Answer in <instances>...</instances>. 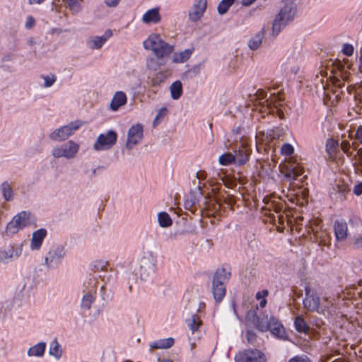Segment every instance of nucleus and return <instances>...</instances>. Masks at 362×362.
Listing matches in <instances>:
<instances>
[{"mask_svg":"<svg viewBox=\"0 0 362 362\" xmlns=\"http://www.w3.org/2000/svg\"><path fill=\"white\" fill-rule=\"evenodd\" d=\"M303 308L308 312L323 314L333 305L328 298L321 299L316 291L309 286L305 288V298L303 300Z\"/></svg>","mask_w":362,"mask_h":362,"instance_id":"1","label":"nucleus"},{"mask_svg":"<svg viewBox=\"0 0 362 362\" xmlns=\"http://www.w3.org/2000/svg\"><path fill=\"white\" fill-rule=\"evenodd\" d=\"M255 98L261 105L268 109L269 113L276 112L280 118H283L284 112L281 107L284 104V98L280 93H272L267 98V92L265 90L258 89L255 93Z\"/></svg>","mask_w":362,"mask_h":362,"instance_id":"2","label":"nucleus"},{"mask_svg":"<svg viewBox=\"0 0 362 362\" xmlns=\"http://www.w3.org/2000/svg\"><path fill=\"white\" fill-rule=\"evenodd\" d=\"M230 271L226 267L218 268L215 272L213 281L211 291L214 298L216 303H220L226 294V283L230 279Z\"/></svg>","mask_w":362,"mask_h":362,"instance_id":"3","label":"nucleus"},{"mask_svg":"<svg viewBox=\"0 0 362 362\" xmlns=\"http://www.w3.org/2000/svg\"><path fill=\"white\" fill-rule=\"evenodd\" d=\"M144 47L148 50H152L158 59H162L170 56L174 46L163 40L158 34H151L144 42Z\"/></svg>","mask_w":362,"mask_h":362,"instance_id":"4","label":"nucleus"},{"mask_svg":"<svg viewBox=\"0 0 362 362\" xmlns=\"http://www.w3.org/2000/svg\"><path fill=\"white\" fill-rule=\"evenodd\" d=\"M296 11V8L292 2L286 4L281 8L272 25V31L275 35H277L282 28L293 20Z\"/></svg>","mask_w":362,"mask_h":362,"instance_id":"5","label":"nucleus"},{"mask_svg":"<svg viewBox=\"0 0 362 362\" xmlns=\"http://www.w3.org/2000/svg\"><path fill=\"white\" fill-rule=\"evenodd\" d=\"M31 214L25 211L18 213L13 216L11 221L6 227V233L7 235H13L17 233L26 226L31 224Z\"/></svg>","mask_w":362,"mask_h":362,"instance_id":"6","label":"nucleus"},{"mask_svg":"<svg viewBox=\"0 0 362 362\" xmlns=\"http://www.w3.org/2000/svg\"><path fill=\"white\" fill-rule=\"evenodd\" d=\"M83 124V122L77 120L71 122L67 125L63 126L49 134V138L54 141H64L74 134Z\"/></svg>","mask_w":362,"mask_h":362,"instance_id":"7","label":"nucleus"},{"mask_svg":"<svg viewBox=\"0 0 362 362\" xmlns=\"http://www.w3.org/2000/svg\"><path fill=\"white\" fill-rule=\"evenodd\" d=\"M79 149V145L73 141H69L67 143L55 147L52 150V156L54 158H66L67 159L75 157Z\"/></svg>","mask_w":362,"mask_h":362,"instance_id":"8","label":"nucleus"},{"mask_svg":"<svg viewBox=\"0 0 362 362\" xmlns=\"http://www.w3.org/2000/svg\"><path fill=\"white\" fill-rule=\"evenodd\" d=\"M117 139V134L113 130H109L105 134H100L94 144V149L96 151L107 150L114 146Z\"/></svg>","mask_w":362,"mask_h":362,"instance_id":"9","label":"nucleus"},{"mask_svg":"<svg viewBox=\"0 0 362 362\" xmlns=\"http://www.w3.org/2000/svg\"><path fill=\"white\" fill-rule=\"evenodd\" d=\"M235 362H267L264 354L257 349H247L235 356Z\"/></svg>","mask_w":362,"mask_h":362,"instance_id":"10","label":"nucleus"},{"mask_svg":"<svg viewBox=\"0 0 362 362\" xmlns=\"http://www.w3.org/2000/svg\"><path fill=\"white\" fill-rule=\"evenodd\" d=\"M65 255L64 247L59 245L53 246L45 257V264L49 268L56 267L61 263Z\"/></svg>","mask_w":362,"mask_h":362,"instance_id":"11","label":"nucleus"},{"mask_svg":"<svg viewBox=\"0 0 362 362\" xmlns=\"http://www.w3.org/2000/svg\"><path fill=\"white\" fill-rule=\"evenodd\" d=\"M144 129L141 124L132 125L127 133V141L126 147L132 149L134 146L138 144L143 139Z\"/></svg>","mask_w":362,"mask_h":362,"instance_id":"12","label":"nucleus"},{"mask_svg":"<svg viewBox=\"0 0 362 362\" xmlns=\"http://www.w3.org/2000/svg\"><path fill=\"white\" fill-rule=\"evenodd\" d=\"M206 6L207 0H195L188 13L189 20L192 22L198 21L205 13Z\"/></svg>","mask_w":362,"mask_h":362,"instance_id":"13","label":"nucleus"},{"mask_svg":"<svg viewBox=\"0 0 362 362\" xmlns=\"http://www.w3.org/2000/svg\"><path fill=\"white\" fill-rule=\"evenodd\" d=\"M272 334L277 339L281 340H287L288 334L282 323L274 316L270 317V325L269 329Z\"/></svg>","mask_w":362,"mask_h":362,"instance_id":"14","label":"nucleus"},{"mask_svg":"<svg viewBox=\"0 0 362 362\" xmlns=\"http://www.w3.org/2000/svg\"><path fill=\"white\" fill-rule=\"evenodd\" d=\"M22 246L9 245L7 249L0 250V261L6 263L10 259L18 258L22 254Z\"/></svg>","mask_w":362,"mask_h":362,"instance_id":"15","label":"nucleus"},{"mask_svg":"<svg viewBox=\"0 0 362 362\" xmlns=\"http://www.w3.org/2000/svg\"><path fill=\"white\" fill-rule=\"evenodd\" d=\"M349 94L354 93L356 105L354 110L357 114H362V84H356L347 87Z\"/></svg>","mask_w":362,"mask_h":362,"instance_id":"16","label":"nucleus"},{"mask_svg":"<svg viewBox=\"0 0 362 362\" xmlns=\"http://www.w3.org/2000/svg\"><path fill=\"white\" fill-rule=\"evenodd\" d=\"M334 232L338 242L344 241L348 236V226L344 220H336L334 223Z\"/></svg>","mask_w":362,"mask_h":362,"instance_id":"17","label":"nucleus"},{"mask_svg":"<svg viewBox=\"0 0 362 362\" xmlns=\"http://www.w3.org/2000/svg\"><path fill=\"white\" fill-rule=\"evenodd\" d=\"M333 191L334 192H331L332 198L337 202H343L346 199V194L349 192V187L347 184L341 182L333 187Z\"/></svg>","mask_w":362,"mask_h":362,"instance_id":"18","label":"nucleus"},{"mask_svg":"<svg viewBox=\"0 0 362 362\" xmlns=\"http://www.w3.org/2000/svg\"><path fill=\"white\" fill-rule=\"evenodd\" d=\"M47 235V230L45 228H40L33 233L30 248L33 250H39Z\"/></svg>","mask_w":362,"mask_h":362,"instance_id":"19","label":"nucleus"},{"mask_svg":"<svg viewBox=\"0 0 362 362\" xmlns=\"http://www.w3.org/2000/svg\"><path fill=\"white\" fill-rule=\"evenodd\" d=\"M112 36V31L107 29L103 36H95L89 42V47L93 49H100L106 42V41Z\"/></svg>","mask_w":362,"mask_h":362,"instance_id":"20","label":"nucleus"},{"mask_svg":"<svg viewBox=\"0 0 362 362\" xmlns=\"http://www.w3.org/2000/svg\"><path fill=\"white\" fill-rule=\"evenodd\" d=\"M161 21L159 8L148 10L142 16V21L146 24H157Z\"/></svg>","mask_w":362,"mask_h":362,"instance_id":"21","label":"nucleus"},{"mask_svg":"<svg viewBox=\"0 0 362 362\" xmlns=\"http://www.w3.org/2000/svg\"><path fill=\"white\" fill-rule=\"evenodd\" d=\"M127 102V98L124 92L117 91L111 100L110 108L113 111H117L119 108L124 105Z\"/></svg>","mask_w":362,"mask_h":362,"instance_id":"22","label":"nucleus"},{"mask_svg":"<svg viewBox=\"0 0 362 362\" xmlns=\"http://www.w3.org/2000/svg\"><path fill=\"white\" fill-rule=\"evenodd\" d=\"M294 327L298 333L308 334L310 327L302 315H298L294 319Z\"/></svg>","mask_w":362,"mask_h":362,"instance_id":"23","label":"nucleus"},{"mask_svg":"<svg viewBox=\"0 0 362 362\" xmlns=\"http://www.w3.org/2000/svg\"><path fill=\"white\" fill-rule=\"evenodd\" d=\"M46 343L41 341L35 345L31 346L28 350V355L29 356L42 357L46 350Z\"/></svg>","mask_w":362,"mask_h":362,"instance_id":"24","label":"nucleus"},{"mask_svg":"<svg viewBox=\"0 0 362 362\" xmlns=\"http://www.w3.org/2000/svg\"><path fill=\"white\" fill-rule=\"evenodd\" d=\"M193 51V49H186L180 52H175L173 57V62L176 64L186 62L190 58Z\"/></svg>","mask_w":362,"mask_h":362,"instance_id":"25","label":"nucleus"},{"mask_svg":"<svg viewBox=\"0 0 362 362\" xmlns=\"http://www.w3.org/2000/svg\"><path fill=\"white\" fill-rule=\"evenodd\" d=\"M270 325V317L267 315H262L258 316L257 320L254 325L255 327L259 331L264 332L269 331Z\"/></svg>","mask_w":362,"mask_h":362,"instance_id":"26","label":"nucleus"},{"mask_svg":"<svg viewBox=\"0 0 362 362\" xmlns=\"http://www.w3.org/2000/svg\"><path fill=\"white\" fill-rule=\"evenodd\" d=\"M303 173V170L302 168L295 166V167H290L286 168L285 170L284 174V177L288 180H296L299 176H300Z\"/></svg>","mask_w":362,"mask_h":362,"instance_id":"27","label":"nucleus"},{"mask_svg":"<svg viewBox=\"0 0 362 362\" xmlns=\"http://www.w3.org/2000/svg\"><path fill=\"white\" fill-rule=\"evenodd\" d=\"M174 341L172 337L162 339L152 342L150 346L151 349H168L174 344Z\"/></svg>","mask_w":362,"mask_h":362,"instance_id":"28","label":"nucleus"},{"mask_svg":"<svg viewBox=\"0 0 362 362\" xmlns=\"http://www.w3.org/2000/svg\"><path fill=\"white\" fill-rule=\"evenodd\" d=\"M186 323L189 329L194 333L199 329L202 322L197 314H193L190 318L186 320Z\"/></svg>","mask_w":362,"mask_h":362,"instance_id":"29","label":"nucleus"},{"mask_svg":"<svg viewBox=\"0 0 362 362\" xmlns=\"http://www.w3.org/2000/svg\"><path fill=\"white\" fill-rule=\"evenodd\" d=\"M171 98L173 100H178L182 94V85L180 81L173 82L170 87Z\"/></svg>","mask_w":362,"mask_h":362,"instance_id":"30","label":"nucleus"},{"mask_svg":"<svg viewBox=\"0 0 362 362\" xmlns=\"http://www.w3.org/2000/svg\"><path fill=\"white\" fill-rule=\"evenodd\" d=\"M2 195L6 201H11L13 199V189L8 182H4L1 185Z\"/></svg>","mask_w":362,"mask_h":362,"instance_id":"31","label":"nucleus"},{"mask_svg":"<svg viewBox=\"0 0 362 362\" xmlns=\"http://www.w3.org/2000/svg\"><path fill=\"white\" fill-rule=\"evenodd\" d=\"M49 354L54 356L57 359H59L62 357V351L56 339L50 343Z\"/></svg>","mask_w":362,"mask_h":362,"instance_id":"32","label":"nucleus"},{"mask_svg":"<svg viewBox=\"0 0 362 362\" xmlns=\"http://www.w3.org/2000/svg\"><path fill=\"white\" fill-rule=\"evenodd\" d=\"M235 160H237L239 165L245 164L248 160V153L244 147L240 148L238 150L235 151Z\"/></svg>","mask_w":362,"mask_h":362,"instance_id":"33","label":"nucleus"},{"mask_svg":"<svg viewBox=\"0 0 362 362\" xmlns=\"http://www.w3.org/2000/svg\"><path fill=\"white\" fill-rule=\"evenodd\" d=\"M264 37V31L262 30L257 33L250 40L249 42V47L252 49L255 50L259 48L260 45L262 44V39Z\"/></svg>","mask_w":362,"mask_h":362,"instance_id":"34","label":"nucleus"},{"mask_svg":"<svg viewBox=\"0 0 362 362\" xmlns=\"http://www.w3.org/2000/svg\"><path fill=\"white\" fill-rule=\"evenodd\" d=\"M218 162L221 165H229L235 162V156L232 153H225L219 156Z\"/></svg>","mask_w":362,"mask_h":362,"instance_id":"35","label":"nucleus"},{"mask_svg":"<svg viewBox=\"0 0 362 362\" xmlns=\"http://www.w3.org/2000/svg\"><path fill=\"white\" fill-rule=\"evenodd\" d=\"M158 219L160 226L163 228H167L173 224V221L166 212H160L158 215Z\"/></svg>","mask_w":362,"mask_h":362,"instance_id":"36","label":"nucleus"},{"mask_svg":"<svg viewBox=\"0 0 362 362\" xmlns=\"http://www.w3.org/2000/svg\"><path fill=\"white\" fill-rule=\"evenodd\" d=\"M339 147V143L334 139H329L326 142V151L330 156L335 155Z\"/></svg>","mask_w":362,"mask_h":362,"instance_id":"37","label":"nucleus"},{"mask_svg":"<svg viewBox=\"0 0 362 362\" xmlns=\"http://www.w3.org/2000/svg\"><path fill=\"white\" fill-rule=\"evenodd\" d=\"M95 300V296L92 295L90 293H86L82 298L81 307L87 310L90 309L92 304Z\"/></svg>","mask_w":362,"mask_h":362,"instance_id":"38","label":"nucleus"},{"mask_svg":"<svg viewBox=\"0 0 362 362\" xmlns=\"http://www.w3.org/2000/svg\"><path fill=\"white\" fill-rule=\"evenodd\" d=\"M69 10L74 13H78L81 10V1L82 0H63Z\"/></svg>","mask_w":362,"mask_h":362,"instance_id":"39","label":"nucleus"},{"mask_svg":"<svg viewBox=\"0 0 362 362\" xmlns=\"http://www.w3.org/2000/svg\"><path fill=\"white\" fill-rule=\"evenodd\" d=\"M235 0H221L218 4L217 10L219 14L226 13L229 8L234 4Z\"/></svg>","mask_w":362,"mask_h":362,"instance_id":"40","label":"nucleus"},{"mask_svg":"<svg viewBox=\"0 0 362 362\" xmlns=\"http://www.w3.org/2000/svg\"><path fill=\"white\" fill-rule=\"evenodd\" d=\"M269 296V291L267 289H263L258 291L255 295L257 300H260L259 306L263 308L267 305V297Z\"/></svg>","mask_w":362,"mask_h":362,"instance_id":"41","label":"nucleus"},{"mask_svg":"<svg viewBox=\"0 0 362 362\" xmlns=\"http://www.w3.org/2000/svg\"><path fill=\"white\" fill-rule=\"evenodd\" d=\"M316 241L319 243L320 245H329L330 244V238L326 232H322L320 235L317 233H315Z\"/></svg>","mask_w":362,"mask_h":362,"instance_id":"42","label":"nucleus"},{"mask_svg":"<svg viewBox=\"0 0 362 362\" xmlns=\"http://www.w3.org/2000/svg\"><path fill=\"white\" fill-rule=\"evenodd\" d=\"M258 315L255 310H250L245 315V320L247 323L255 324L257 320Z\"/></svg>","mask_w":362,"mask_h":362,"instance_id":"43","label":"nucleus"},{"mask_svg":"<svg viewBox=\"0 0 362 362\" xmlns=\"http://www.w3.org/2000/svg\"><path fill=\"white\" fill-rule=\"evenodd\" d=\"M165 78L162 72L157 73L155 76L151 80V86L152 87L158 86L161 83H163Z\"/></svg>","mask_w":362,"mask_h":362,"instance_id":"44","label":"nucleus"},{"mask_svg":"<svg viewBox=\"0 0 362 362\" xmlns=\"http://www.w3.org/2000/svg\"><path fill=\"white\" fill-rule=\"evenodd\" d=\"M42 77L45 80L44 86L45 88L51 87L57 81V77L54 74L50 76H42Z\"/></svg>","mask_w":362,"mask_h":362,"instance_id":"45","label":"nucleus"},{"mask_svg":"<svg viewBox=\"0 0 362 362\" xmlns=\"http://www.w3.org/2000/svg\"><path fill=\"white\" fill-rule=\"evenodd\" d=\"M354 48L352 45L349 43H345L343 45L341 52L347 56L350 57L354 54Z\"/></svg>","mask_w":362,"mask_h":362,"instance_id":"46","label":"nucleus"},{"mask_svg":"<svg viewBox=\"0 0 362 362\" xmlns=\"http://www.w3.org/2000/svg\"><path fill=\"white\" fill-rule=\"evenodd\" d=\"M294 151V148L292 145L289 144H285L282 146L281 148V153L284 156H291Z\"/></svg>","mask_w":362,"mask_h":362,"instance_id":"47","label":"nucleus"},{"mask_svg":"<svg viewBox=\"0 0 362 362\" xmlns=\"http://www.w3.org/2000/svg\"><path fill=\"white\" fill-rule=\"evenodd\" d=\"M246 338L249 343H253L257 339V334L252 330L246 332Z\"/></svg>","mask_w":362,"mask_h":362,"instance_id":"48","label":"nucleus"},{"mask_svg":"<svg viewBox=\"0 0 362 362\" xmlns=\"http://www.w3.org/2000/svg\"><path fill=\"white\" fill-rule=\"evenodd\" d=\"M288 362H311L307 356H294L291 358Z\"/></svg>","mask_w":362,"mask_h":362,"instance_id":"49","label":"nucleus"},{"mask_svg":"<svg viewBox=\"0 0 362 362\" xmlns=\"http://www.w3.org/2000/svg\"><path fill=\"white\" fill-rule=\"evenodd\" d=\"M206 173L204 170H199L196 173V177L199 180L198 185L199 189L201 190L200 182L204 180L206 178Z\"/></svg>","mask_w":362,"mask_h":362,"instance_id":"50","label":"nucleus"},{"mask_svg":"<svg viewBox=\"0 0 362 362\" xmlns=\"http://www.w3.org/2000/svg\"><path fill=\"white\" fill-rule=\"evenodd\" d=\"M35 24V18L30 16H28L27 18H26V22H25V28L27 29H30L32 28Z\"/></svg>","mask_w":362,"mask_h":362,"instance_id":"51","label":"nucleus"},{"mask_svg":"<svg viewBox=\"0 0 362 362\" xmlns=\"http://www.w3.org/2000/svg\"><path fill=\"white\" fill-rule=\"evenodd\" d=\"M351 146H350V144L349 141H342L341 143V148L342 149V151L347 153L348 154V152L350 149Z\"/></svg>","mask_w":362,"mask_h":362,"instance_id":"52","label":"nucleus"},{"mask_svg":"<svg viewBox=\"0 0 362 362\" xmlns=\"http://www.w3.org/2000/svg\"><path fill=\"white\" fill-rule=\"evenodd\" d=\"M167 112H168V110L166 107H162L158 112L153 122L155 123V122L157 119H158L159 118L165 117L167 114Z\"/></svg>","mask_w":362,"mask_h":362,"instance_id":"53","label":"nucleus"},{"mask_svg":"<svg viewBox=\"0 0 362 362\" xmlns=\"http://www.w3.org/2000/svg\"><path fill=\"white\" fill-rule=\"evenodd\" d=\"M354 193L357 196L362 194V182H360L354 186Z\"/></svg>","mask_w":362,"mask_h":362,"instance_id":"54","label":"nucleus"},{"mask_svg":"<svg viewBox=\"0 0 362 362\" xmlns=\"http://www.w3.org/2000/svg\"><path fill=\"white\" fill-rule=\"evenodd\" d=\"M356 139L362 144V125H360L356 132Z\"/></svg>","mask_w":362,"mask_h":362,"instance_id":"55","label":"nucleus"},{"mask_svg":"<svg viewBox=\"0 0 362 362\" xmlns=\"http://www.w3.org/2000/svg\"><path fill=\"white\" fill-rule=\"evenodd\" d=\"M119 1L120 0H105V3L109 7H115L119 4Z\"/></svg>","mask_w":362,"mask_h":362,"instance_id":"56","label":"nucleus"},{"mask_svg":"<svg viewBox=\"0 0 362 362\" xmlns=\"http://www.w3.org/2000/svg\"><path fill=\"white\" fill-rule=\"evenodd\" d=\"M256 0H242L241 4L244 6H249L252 4Z\"/></svg>","mask_w":362,"mask_h":362,"instance_id":"57","label":"nucleus"},{"mask_svg":"<svg viewBox=\"0 0 362 362\" xmlns=\"http://www.w3.org/2000/svg\"><path fill=\"white\" fill-rule=\"evenodd\" d=\"M154 62V59L151 58L149 60H148L147 62V65L148 66V68L150 69H156V67L153 66L151 64Z\"/></svg>","mask_w":362,"mask_h":362,"instance_id":"58","label":"nucleus"},{"mask_svg":"<svg viewBox=\"0 0 362 362\" xmlns=\"http://www.w3.org/2000/svg\"><path fill=\"white\" fill-rule=\"evenodd\" d=\"M45 0H29V4H42V2H44Z\"/></svg>","mask_w":362,"mask_h":362,"instance_id":"59","label":"nucleus"},{"mask_svg":"<svg viewBox=\"0 0 362 362\" xmlns=\"http://www.w3.org/2000/svg\"><path fill=\"white\" fill-rule=\"evenodd\" d=\"M299 66H295L293 68H291V71L294 74H296L298 71H299Z\"/></svg>","mask_w":362,"mask_h":362,"instance_id":"60","label":"nucleus"},{"mask_svg":"<svg viewBox=\"0 0 362 362\" xmlns=\"http://www.w3.org/2000/svg\"><path fill=\"white\" fill-rule=\"evenodd\" d=\"M158 362H173V361L168 358H158Z\"/></svg>","mask_w":362,"mask_h":362,"instance_id":"61","label":"nucleus"}]
</instances>
